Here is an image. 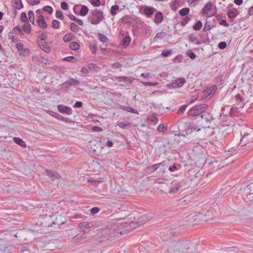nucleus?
Segmentation results:
<instances>
[{
    "instance_id": "nucleus-54",
    "label": "nucleus",
    "mask_w": 253,
    "mask_h": 253,
    "mask_svg": "<svg viewBox=\"0 0 253 253\" xmlns=\"http://www.w3.org/2000/svg\"><path fill=\"white\" fill-rule=\"evenodd\" d=\"M61 88L65 90H67L68 88H69L70 86H71V83L69 80L64 82L63 84H61Z\"/></svg>"
},
{
    "instance_id": "nucleus-16",
    "label": "nucleus",
    "mask_w": 253,
    "mask_h": 253,
    "mask_svg": "<svg viewBox=\"0 0 253 253\" xmlns=\"http://www.w3.org/2000/svg\"><path fill=\"white\" fill-rule=\"evenodd\" d=\"M37 23L38 25L42 29H45L47 27V24L45 21L44 17L42 15L38 16Z\"/></svg>"
},
{
    "instance_id": "nucleus-29",
    "label": "nucleus",
    "mask_w": 253,
    "mask_h": 253,
    "mask_svg": "<svg viewBox=\"0 0 253 253\" xmlns=\"http://www.w3.org/2000/svg\"><path fill=\"white\" fill-rule=\"evenodd\" d=\"M89 11L88 8L85 5H81V9L79 12V14L82 16H85L87 15Z\"/></svg>"
},
{
    "instance_id": "nucleus-11",
    "label": "nucleus",
    "mask_w": 253,
    "mask_h": 253,
    "mask_svg": "<svg viewBox=\"0 0 253 253\" xmlns=\"http://www.w3.org/2000/svg\"><path fill=\"white\" fill-rule=\"evenodd\" d=\"M132 220H135L134 222L135 223L136 227H138L140 225H142L146 223L148 221V218L145 215L141 216H132Z\"/></svg>"
},
{
    "instance_id": "nucleus-24",
    "label": "nucleus",
    "mask_w": 253,
    "mask_h": 253,
    "mask_svg": "<svg viewBox=\"0 0 253 253\" xmlns=\"http://www.w3.org/2000/svg\"><path fill=\"white\" fill-rule=\"evenodd\" d=\"M191 199L190 195H186L180 200V203L183 206H185L190 203Z\"/></svg>"
},
{
    "instance_id": "nucleus-40",
    "label": "nucleus",
    "mask_w": 253,
    "mask_h": 253,
    "mask_svg": "<svg viewBox=\"0 0 253 253\" xmlns=\"http://www.w3.org/2000/svg\"><path fill=\"white\" fill-rule=\"evenodd\" d=\"M119 10V5L115 4L111 6L110 9V14L112 16H115L117 14V11Z\"/></svg>"
},
{
    "instance_id": "nucleus-23",
    "label": "nucleus",
    "mask_w": 253,
    "mask_h": 253,
    "mask_svg": "<svg viewBox=\"0 0 253 253\" xmlns=\"http://www.w3.org/2000/svg\"><path fill=\"white\" fill-rule=\"evenodd\" d=\"M239 11L236 8L229 10L227 12V16L230 19H233L239 14Z\"/></svg>"
},
{
    "instance_id": "nucleus-14",
    "label": "nucleus",
    "mask_w": 253,
    "mask_h": 253,
    "mask_svg": "<svg viewBox=\"0 0 253 253\" xmlns=\"http://www.w3.org/2000/svg\"><path fill=\"white\" fill-rule=\"evenodd\" d=\"M78 228L84 233H87L90 231L91 227L89 226V223L84 221L78 224Z\"/></svg>"
},
{
    "instance_id": "nucleus-32",
    "label": "nucleus",
    "mask_w": 253,
    "mask_h": 253,
    "mask_svg": "<svg viewBox=\"0 0 253 253\" xmlns=\"http://www.w3.org/2000/svg\"><path fill=\"white\" fill-rule=\"evenodd\" d=\"M69 48L73 50H77L80 48V45L76 42H72L69 43Z\"/></svg>"
},
{
    "instance_id": "nucleus-4",
    "label": "nucleus",
    "mask_w": 253,
    "mask_h": 253,
    "mask_svg": "<svg viewBox=\"0 0 253 253\" xmlns=\"http://www.w3.org/2000/svg\"><path fill=\"white\" fill-rule=\"evenodd\" d=\"M208 107V105L206 104H200L191 108L188 111V114L189 116L198 118V116H200L203 113L207 110Z\"/></svg>"
},
{
    "instance_id": "nucleus-47",
    "label": "nucleus",
    "mask_w": 253,
    "mask_h": 253,
    "mask_svg": "<svg viewBox=\"0 0 253 253\" xmlns=\"http://www.w3.org/2000/svg\"><path fill=\"white\" fill-rule=\"evenodd\" d=\"M212 27L211 24V22L206 20V23H205L204 27L203 29V31L205 32L208 31H210Z\"/></svg>"
},
{
    "instance_id": "nucleus-34",
    "label": "nucleus",
    "mask_w": 253,
    "mask_h": 253,
    "mask_svg": "<svg viewBox=\"0 0 253 253\" xmlns=\"http://www.w3.org/2000/svg\"><path fill=\"white\" fill-rule=\"evenodd\" d=\"M184 244V243H183ZM184 246H185V248H184V250L186 249V253H194L195 250V246L193 245L190 244V245H188L187 244L186 246L184 245Z\"/></svg>"
},
{
    "instance_id": "nucleus-64",
    "label": "nucleus",
    "mask_w": 253,
    "mask_h": 253,
    "mask_svg": "<svg viewBox=\"0 0 253 253\" xmlns=\"http://www.w3.org/2000/svg\"><path fill=\"white\" fill-rule=\"evenodd\" d=\"M90 2L94 7H98L101 5L100 0H90Z\"/></svg>"
},
{
    "instance_id": "nucleus-60",
    "label": "nucleus",
    "mask_w": 253,
    "mask_h": 253,
    "mask_svg": "<svg viewBox=\"0 0 253 253\" xmlns=\"http://www.w3.org/2000/svg\"><path fill=\"white\" fill-rule=\"evenodd\" d=\"M42 10L45 12H47L49 14H51L53 12V8H52L51 6H49V5H46V6H44L42 8Z\"/></svg>"
},
{
    "instance_id": "nucleus-10",
    "label": "nucleus",
    "mask_w": 253,
    "mask_h": 253,
    "mask_svg": "<svg viewBox=\"0 0 253 253\" xmlns=\"http://www.w3.org/2000/svg\"><path fill=\"white\" fill-rule=\"evenodd\" d=\"M171 184V186L169 191V193L171 194L177 193L182 187L181 182L177 180H173Z\"/></svg>"
},
{
    "instance_id": "nucleus-2",
    "label": "nucleus",
    "mask_w": 253,
    "mask_h": 253,
    "mask_svg": "<svg viewBox=\"0 0 253 253\" xmlns=\"http://www.w3.org/2000/svg\"><path fill=\"white\" fill-rule=\"evenodd\" d=\"M128 216H130L129 219H130V221L129 222L126 221L121 225H118L116 229H115V231L117 233L123 235L127 232L132 231L136 227L135 223L134 222L135 220H132V214H129Z\"/></svg>"
},
{
    "instance_id": "nucleus-26",
    "label": "nucleus",
    "mask_w": 253,
    "mask_h": 253,
    "mask_svg": "<svg viewBox=\"0 0 253 253\" xmlns=\"http://www.w3.org/2000/svg\"><path fill=\"white\" fill-rule=\"evenodd\" d=\"M120 108L124 111H126L131 113L138 114V111L137 110L130 106H121Z\"/></svg>"
},
{
    "instance_id": "nucleus-7",
    "label": "nucleus",
    "mask_w": 253,
    "mask_h": 253,
    "mask_svg": "<svg viewBox=\"0 0 253 253\" xmlns=\"http://www.w3.org/2000/svg\"><path fill=\"white\" fill-rule=\"evenodd\" d=\"M46 219H49L50 220V224H54V225H57L59 227L64 224L66 221V220H65V217L62 216V215H58L55 219L54 217L52 216H47V218Z\"/></svg>"
},
{
    "instance_id": "nucleus-37",
    "label": "nucleus",
    "mask_w": 253,
    "mask_h": 253,
    "mask_svg": "<svg viewBox=\"0 0 253 253\" xmlns=\"http://www.w3.org/2000/svg\"><path fill=\"white\" fill-rule=\"evenodd\" d=\"M131 41L130 37L128 36L124 37L122 41V45L125 46H127Z\"/></svg>"
},
{
    "instance_id": "nucleus-52",
    "label": "nucleus",
    "mask_w": 253,
    "mask_h": 253,
    "mask_svg": "<svg viewBox=\"0 0 253 253\" xmlns=\"http://www.w3.org/2000/svg\"><path fill=\"white\" fill-rule=\"evenodd\" d=\"M28 14L29 19L30 21L33 24H35V19H34L35 15H34V13L33 11H32V10L29 11Z\"/></svg>"
},
{
    "instance_id": "nucleus-53",
    "label": "nucleus",
    "mask_w": 253,
    "mask_h": 253,
    "mask_svg": "<svg viewBox=\"0 0 253 253\" xmlns=\"http://www.w3.org/2000/svg\"><path fill=\"white\" fill-rule=\"evenodd\" d=\"M13 31L16 35H22L23 34V31L18 25L13 29Z\"/></svg>"
},
{
    "instance_id": "nucleus-41",
    "label": "nucleus",
    "mask_w": 253,
    "mask_h": 253,
    "mask_svg": "<svg viewBox=\"0 0 253 253\" xmlns=\"http://www.w3.org/2000/svg\"><path fill=\"white\" fill-rule=\"evenodd\" d=\"M73 36L74 35L72 33H68L64 36L63 40L64 42H68L72 40Z\"/></svg>"
},
{
    "instance_id": "nucleus-27",
    "label": "nucleus",
    "mask_w": 253,
    "mask_h": 253,
    "mask_svg": "<svg viewBox=\"0 0 253 253\" xmlns=\"http://www.w3.org/2000/svg\"><path fill=\"white\" fill-rule=\"evenodd\" d=\"M13 141L16 144L20 145V146L23 147L24 148L26 147V142L24 141H23L21 138L17 137H14L13 138Z\"/></svg>"
},
{
    "instance_id": "nucleus-63",
    "label": "nucleus",
    "mask_w": 253,
    "mask_h": 253,
    "mask_svg": "<svg viewBox=\"0 0 253 253\" xmlns=\"http://www.w3.org/2000/svg\"><path fill=\"white\" fill-rule=\"evenodd\" d=\"M56 18L63 20L64 19V16L63 14V12L60 10H57L55 13Z\"/></svg>"
},
{
    "instance_id": "nucleus-50",
    "label": "nucleus",
    "mask_w": 253,
    "mask_h": 253,
    "mask_svg": "<svg viewBox=\"0 0 253 253\" xmlns=\"http://www.w3.org/2000/svg\"><path fill=\"white\" fill-rule=\"evenodd\" d=\"M181 167L179 164H176L175 163L173 164L172 166H170L169 168V170L171 172H173L178 169Z\"/></svg>"
},
{
    "instance_id": "nucleus-8",
    "label": "nucleus",
    "mask_w": 253,
    "mask_h": 253,
    "mask_svg": "<svg viewBox=\"0 0 253 253\" xmlns=\"http://www.w3.org/2000/svg\"><path fill=\"white\" fill-rule=\"evenodd\" d=\"M178 127L179 130L181 132V135L183 136L190 134L193 130H196L195 127H190L189 125L186 124L184 126L183 124H181Z\"/></svg>"
},
{
    "instance_id": "nucleus-44",
    "label": "nucleus",
    "mask_w": 253,
    "mask_h": 253,
    "mask_svg": "<svg viewBox=\"0 0 253 253\" xmlns=\"http://www.w3.org/2000/svg\"><path fill=\"white\" fill-rule=\"evenodd\" d=\"M117 125L120 127L122 128H125L127 126H129L130 125V123L127 122L126 121L125 122L118 121Z\"/></svg>"
},
{
    "instance_id": "nucleus-57",
    "label": "nucleus",
    "mask_w": 253,
    "mask_h": 253,
    "mask_svg": "<svg viewBox=\"0 0 253 253\" xmlns=\"http://www.w3.org/2000/svg\"><path fill=\"white\" fill-rule=\"evenodd\" d=\"M30 52V50L29 48H23L19 53L20 55H23L24 56H28Z\"/></svg>"
},
{
    "instance_id": "nucleus-39",
    "label": "nucleus",
    "mask_w": 253,
    "mask_h": 253,
    "mask_svg": "<svg viewBox=\"0 0 253 253\" xmlns=\"http://www.w3.org/2000/svg\"><path fill=\"white\" fill-rule=\"evenodd\" d=\"M203 24L202 22L199 20L193 26V29L195 31H199L202 28Z\"/></svg>"
},
{
    "instance_id": "nucleus-46",
    "label": "nucleus",
    "mask_w": 253,
    "mask_h": 253,
    "mask_svg": "<svg viewBox=\"0 0 253 253\" xmlns=\"http://www.w3.org/2000/svg\"><path fill=\"white\" fill-rule=\"evenodd\" d=\"M99 39L103 43L107 42L109 40L108 38L103 34L98 33Z\"/></svg>"
},
{
    "instance_id": "nucleus-56",
    "label": "nucleus",
    "mask_w": 253,
    "mask_h": 253,
    "mask_svg": "<svg viewBox=\"0 0 253 253\" xmlns=\"http://www.w3.org/2000/svg\"><path fill=\"white\" fill-rule=\"evenodd\" d=\"M70 29L73 32L77 33L79 31V28L78 26L75 23H71L70 24Z\"/></svg>"
},
{
    "instance_id": "nucleus-17",
    "label": "nucleus",
    "mask_w": 253,
    "mask_h": 253,
    "mask_svg": "<svg viewBox=\"0 0 253 253\" xmlns=\"http://www.w3.org/2000/svg\"><path fill=\"white\" fill-rule=\"evenodd\" d=\"M45 171L46 174L50 177L51 181H54L55 179H58L60 177L59 174L55 171H53L47 169L45 170Z\"/></svg>"
},
{
    "instance_id": "nucleus-59",
    "label": "nucleus",
    "mask_w": 253,
    "mask_h": 253,
    "mask_svg": "<svg viewBox=\"0 0 253 253\" xmlns=\"http://www.w3.org/2000/svg\"><path fill=\"white\" fill-rule=\"evenodd\" d=\"M38 61L45 65L49 64V61L47 58H44L43 57L41 56L38 58Z\"/></svg>"
},
{
    "instance_id": "nucleus-49",
    "label": "nucleus",
    "mask_w": 253,
    "mask_h": 253,
    "mask_svg": "<svg viewBox=\"0 0 253 253\" xmlns=\"http://www.w3.org/2000/svg\"><path fill=\"white\" fill-rule=\"evenodd\" d=\"M147 119L155 125L158 123V118L155 115H151L149 116Z\"/></svg>"
},
{
    "instance_id": "nucleus-36",
    "label": "nucleus",
    "mask_w": 253,
    "mask_h": 253,
    "mask_svg": "<svg viewBox=\"0 0 253 253\" xmlns=\"http://www.w3.org/2000/svg\"><path fill=\"white\" fill-rule=\"evenodd\" d=\"M130 15H125L119 20V22L125 24H131V21L128 20L129 19L130 20Z\"/></svg>"
},
{
    "instance_id": "nucleus-15",
    "label": "nucleus",
    "mask_w": 253,
    "mask_h": 253,
    "mask_svg": "<svg viewBox=\"0 0 253 253\" xmlns=\"http://www.w3.org/2000/svg\"><path fill=\"white\" fill-rule=\"evenodd\" d=\"M186 83L184 78H178L171 83L174 87H181Z\"/></svg>"
},
{
    "instance_id": "nucleus-20",
    "label": "nucleus",
    "mask_w": 253,
    "mask_h": 253,
    "mask_svg": "<svg viewBox=\"0 0 253 253\" xmlns=\"http://www.w3.org/2000/svg\"><path fill=\"white\" fill-rule=\"evenodd\" d=\"M213 6V5L212 3H211V1L208 2L205 6L202 8V13L206 16L207 15H209L208 11H211Z\"/></svg>"
},
{
    "instance_id": "nucleus-28",
    "label": "nucleus",
    "mask_w": 253,
    "mask_h": 253,
    "mask_svg": "<svg viewBox=\"0 0 253 253\" xmlns=\"http://www.w3.org/2000/svg\"><path fill=\"white\" fill-rule=\"evenodd\" d=\"M13 7L17 9H20L23 8L24 5L22 2L21 0H13Z\"/></svg>"
},
{
    "instance_id": "nucleus-25",
    "label": "nucleus",
    "mask_w": 253,
    "mask_h": 253,
    "mask_svg": "<svg viewBox=\"0 0 253 253\" xmlns=\"http://www.w3.org/2000/svg\"><path fill=\"white\" fill-rule=\"evenodd\" d=\"M173 142L171 144V146L176 148L180 143V136L178 134H175L173 137Z\"/></svg>"
},
{
    "instance_id": "nucleus-38",
    "label": "nucleus",
    "mask_w": 253,
    "mask_h": 253,
    "mask_svg": "<svg viewBox=\"0 0 253 253\" xmlns=\"http://www.w3.org/2000/svg\"><path fill=\"white\" fill-rule=\"evenodd\" d=\"M87 68L89 70L97 72L99 69V67L94 63H89L87 65Z\"/></svg>"
},
{
    "instance_id": "nucleus-62",
    "label": "nucleus",
    "mask_w": 253,
    "mask_h": 253,
    "mask_svg": "<svg viewBox=\"0 0 253 253\" xmlns=\"http://www.w3.org/2000/svg\"><path fill=\"white\" fill-rule=\"evenodd\" d=\"M187 106H188V105L186 104L182 105L178 110L177 114L179 115H181V114H183L184 113V112L185 111Z\"/></svg>"
},
{
    "instance_id": "nucleus-12",
    "label": "nucleus",
    "mask_w": 253,
    "mask_h": 253,
    "mask_svg": "<svg viewBox=\"0 0 253 253\" xmlns=\"http://www.w3.org/2000/svg\"><path fill=\"white\" fill-rule=\"evenodd\" d=\"M37 44L39 47L41 48L45 53H49L51 51V48L48 44L47 42L44 41L43 42H40L39 40L36 41Z\"/></svg>"
},
{
    "instance_id": "nucleus-35",
    "label": "nucleus",
    "mask_w": 253,
    "mask_h": 253,
    "mask_svg": "<svg viewBox=\"0 0 253 253\" xmlns=\"http://www.w3.org/2000/svg\"><path fill=\"white\" fill-rule=\"evenodd\" d=\"M190 9L188 7H184L179 11V14L182 17H186L189 14Z\"/></svg>"
},
{
    "instance_id": "nucleus-30",
    "label": "nucleus",
    "mask_w": 253,
    "mask_h": 253,
    "mask_svg": "<svg viewBox=\"0 0 253 253\" xmlns=\"http://www.w3.org/2000/svg\"><path fill=\"white\" fill-rule=\"evenodd\" d=\"M23 30L24 32L27 34H30L31 33V26L29 22H25V23L23 25Z\"/></svg>"
},
{
    "instance_id": "nucleus-55",
    "label": "nucleus",
    "mask_w": 253,
    "mask_h": 253,
    "mask_svg": "<svg viewBox=\"0 0 253 253\" xmlns=\"http://www.w3.org/2000/svg\"><path fill=\"white\" fill-rule=\"evenodd\" d=\"M172 52V49H164L162 53V56L163 57H168L170 56Z\"/></svg>"
},
{
    "instance_id": "nucleus-5",
    "label": "nucleus",
    "mask_w": 253,
    "mask_h": 253,
    "mask_svg": "<svg viewBox=\"0 0 253 253\" xmlns=\"http://www.w3.org/2000/svg\"><path fill=\"white\" fill-rule=\"evenodd\" d=\"M92 15L96 18V19L92 18L90 19V23L93 25L99 24L104 18L102 11L95 9L94 11H91Z\"/></svg>"
},
{
    "instance_id": "nucleus-43",
    "label": "nucleus",
    "mask_w": 253,
    "mask_h": 253,
    "mask_svg": "<svg viewBox=\"0 0 253 253\" xmlns=\"http://www.w3.org/2000/svg\"><path fill=\"white\" fill-rule=\"evenodd\" d=\"M156 170L155 169V168H154V166L153 165L151 166L146 167L145 169L144 170V172L146 174H150Z\"/></svg>"
},
{
    "instance_id": "nucleus-48",
    "label": "nucleus",
    "mask_w": 253,
    "mask_h": 253,
    "mask_svg": "<svg viewBox=\"0 0 253 253\" xmlns=\"http://www.w3.org/2000/svg\"><path fill=\"white\" fill-rule=\"evenodd\" d=\"M130 20L131 22V24L134 23L133 25H136L138 23L141 24V23L140 18L137 16L132 17L130 16Z\"/></svg>"
},
{
    "instance_id": "nucleus-6",
    "label": "nucleus",
    "mask_w": 253,
    "mask_h": 253,
    "mask_svg": "<svg viewBox=\"0 0 253 253\" xmlns=\"http://www.w3.org/2000/svg\"><path fill=\"white\" fill-rule=\"evenodd\" d=\"M137 7L139 8L140 10L143 9V13L146 17L150 18L154 14V12L157 11V9L153 7L147 5H137ZM141 12V11H140Z\"/></svg>"
},
{
    "instance_id": "nucleus-58",
    "label": "nucleus",
    "mask_w": 253,
    "mask_h": 253,
    "mask_svg": "<svg viewBox=\"0 0 253 253\" xmlns=\"http://www.w3.org/2000/svg\"><path fill=\"white\" fill-rule=\"evenodd\" d=\"M20 20L22 22H28V19L26 12H23L21 14Z\"/></svg>"
},
{
    "instance_id": "nucleus-1",
    "label": "nucleus",
    "mask_w": 253,
    "mask_h": 253,
    "mask_svg": "<svg viewBox=\"0 0 253 253\" xmlns=\"http://www.w3.org/2000/svg\"><path fill=\"white\" fill-rule=\"evenodd\" d=\"M164 243V248L166 249L167 252L170 253L184 252V248L185 247L183 243L179 241L168 239L165 240Z\"/></svg>"
},
{
    "instance_id": "nucleus-33",
    "label": "nucleus",
    "mask_w": 253,
    "mask_h": 253,
    "mask_svg": "<svg viewBox=\"0 0 253 253\" xmlns=\"http://www.w3.org/2000/svg\"><path fill=\"white\" fill-rule=\"evenodd\" d=\"M217 86L216 85H212L209 88H208L207 93L209 95H213L217 90Z\"/></svg>"
},
{
    "instance_id": "nucleus-42",
    "label": "nucleus",
    "mask_w": 253,
    "mask_h": 253,
    "mask_svg": "<svg viewBox=\"0 0 253 253\" xmlns=\"http://www.w3.org/2000/svg\"><path fill=\"white\" fill-rule=\"evenodd\" d=\"M69 81L71 83V86H74V87H77L78 85H79L80 84V82L76 79L70 78L69 80Z\"/></svg>"
},
{
    "instance_id": "nucleus-21",
    "label": "nucleus",
    "mask_w": 253,
    "mask_h": 253,
    "mask_svg": "<svg viewBox=\"0 0 253 253\" xmlns=\"http://www.w3.org/2000/svg\"><path fill=\"white\" fill-rule=\"evenodd\" d=\"M252 187H253V186H252V184H249L245 187V190L247 191L250 190L251 189H252ZM246 198L251 203H253V192H250V191L247 192Z\"/></svg>"
},
{
    "instance_id": "nucleus-61",
    "label": "nucleus",
    "mask_w": 253,
    "mask_h": 253,
    "mask_svg": "<svg viewBox=\"0 0 253 253\" xmlns=\"http://www.w3.org/2000/svg\"><path fill=\"white\" fill-rule=\"evenodd\" d=\"M52 26L54 29H59L60 28V22L55 19L53 20Z\"/></svg>"
},
{
    "instance_id": "nucleus-45",
    "label": "nucleus",
    "mask_w": 253,
    "mask_h": 253,
    "mask_svg": "<svg viewBox=\"0 0 253 253\" xmlns=\"http://www.w3.org/2000/svg\"><path fill=\"white\" fill-rule=\"evenodd\" d=\"M191 20L190 17L186 16L182 18V21L180 22V24L182 27L185 26V25L189 22Z\"/></svg>"
},
{
    "instance_id": "nucleus-9",
    "label": "nucleus",
    "mask_w": 253,
    "mask_h": 253,
    "mask_svg": "<svg viewBox=\"0 0 253 253\" xmlns=\"http://www.w3.org/2000/svg\"><path fill=\"white\" fill-rule=\"evenodd\" d=\"M97 160L103 163L111 164L113 162L111 153L108 152L106 154H101L97 155Z\"/></svg>"
},
{
    "instance_id": "nucleus-19",
    "label": "nucleus",
    "mask_w": 253,
    "mask_h": 253,
    "mask_svg": "<svg viewBox=\"0 0 253 253\" xmlns=\"http://www.w3.org/2000/svg\"><path fill=\"white\" fill-rule=\"evenodd\" d=\"M114 79L119 82H125L131 84L134 78L132 77H127L126 76H114Z\"/></svg>"
},
{
    "instance_id": "nucleus-31",
    "label": "nucleus",
    "mask_w": 253,
    "mask_h": 253,
    "mask_svg": "<svg viewBox=\"0 0 253 253\" xmlns=\"http://www.w3.org/2000/svg\"><path fill=\"white\" fill-rule=\"evenodd\" d=\"M203 217H205V215L203 213H199L198 214H196L192 217V219L194 221H197V222H199L201 223L203 220H202V218Z\"/></svg>"
},
{
    "instance_id": "nucleus-3",
    "label": "nucleus",
    "mask_w": 253,
    "mask_h": 253,
    "mask_svg": "<svg viewBox=\"0 0 253 253\" xmlns=\"http://www.w3.org/2000/svg\"><path fill=\"white\" fill-rule=\"evenodd\" d=\"M215 119L212 114L206 110L200 116H198V118H195L200 122V126L205 128H210L212 121Z\"/></svg>"
},
{
    "instance_id": "nucleus-18",
    "label": "nucleus",
    "mask_w": 253,
    "mask_h": 253,
    "mask_svg": "<svg viewBox=\"0 0 253 253\" xmlns=\"http://www.w3.org/2000/svg\"><path fill=\"white\" fill-rule=\"evenodd\" d=\"M164 20V15L161 11L157 12L155 15L154 22L157 25L161 23Z\"/></svg>"
},
{
    "instance_id": "nucleus-51",
    "label": "nucleus",
    "mask_w": 253,
    "mask_h": 253,
    "mask_svg": "<svg viewBox=\"0 0 253 253\" xmlns=\"http://www.w3.org/2000/svg\"><path fill=\"white\" fill-rule=\"evenodd\" d=\"M63 60L64 61H67L68 62L74 63L77 61V59L73 56H70L64 58Z\"/></svg>"
},
{
    "instance_id": "nucleus-22",
    "label": "nucleus",
    "mask_w": 253,
    "mask_h": 253,
    "mask_svg": "<svg viewBox=\"0 0 253 253\" xmlns=\"http://www.w3.org/2000/svg\"><path fill=\"white\" fill-rule=\"evenodd\" d=\"M249 136V134L248 133L247 134H245L242 138H241L240 140V149H244L246 148V147L248 145L249 146V143H246V139L248 138V136Z\"/></svg>"
},
{
    "instance_id": "nucleus-13",
    "label": "nucleus",
    "mask_w": 253,
    "mask_h": 253,
    "mask_svg": "<svg viewBox=\"0 0 253 253\" xmlns=\"http://www.w3.org/2000/svg\"><path fill=\"white\" fill-rule=\"evenodd\" d=\"M58 111L62 114H66L67 115H71L73 111L71 107L62 104H59L57 106Z\"/></svg>"
}]
</instances>
